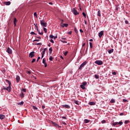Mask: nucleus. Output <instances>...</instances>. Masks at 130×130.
<instances>
[{"mask_svg": "<svg viewBox=\"0 0 130 130\" xmlns=\"http://www.w3.org/2000/svg\"><path fill=\"white\" fill-rule=\"evenodd\" d=\"M62 107H64L65 108H67L68 109H70L71 108V106L69 105H62Z\"/></svg>", "mask_w": 130, "mask_h": 130, "instance_id": "11", "label": "nucleus"}, {"mask_svg": "<svg viewBox=\"0 0 130 130\" xmlns=\"http://www.w3.org/2000/svg\"><path fill=\"white\" fill-rule=\"evenodd\" d=\"M82 15H83V17H84V18H86V13H85L84 12H83Z\"/></svg>", "mask_w": 130, "mask_h": 130, "instance_id": "47", "label": "nucleus"}, {"mask_svg": "<svg viewBox=\"0 0 130 130\" xmlns=\"http://www.w3.org/2000/svg\"><path fill=\"white\" fill-rule=\"evenodd\" d=\"M72 33V31H70L68 32V34H69V35H71Z\"/></svg>", "mask_w": 130, "mask_h": 130, "instance_id": "58", "label": "nucleus"}, {"mask_svg": "<svg viewBox=\"0 0 130 130\" xmlns=\"http://www.w3.org/2000/svg\"><path fill=\"white\" fill-rule=\"evenodd\" d=\"M35 41H37L38 42H39V41H40V40H34V41H33V42H35Z\"/></svg>", "mask_w": 130, "mask_h": 130, "instance_id": "53", "label": "nucleus"}, {"mask_svg": "<svg viewBox=\"0 0 130 130\" xmlns=\"http://www.w3.org/2000/svg\"><path fill=\"white\" fill-rule=\"evenodd\" d=\"M120 115L121 116L122 115H124V113H120Z\"/></svg>", "mask_w": 130, "mask_h": 130, "instance_id": "61", "label": "nucleus"}, {"mask_svg": "<svg viewBox=\"0 0 130 130\" xmlns=\"http://www.w3.org/2000/svg\"><path fill=\"white\" fill-rule=\"evenodd\" d=\"M124 123H125V124H127V123H129V120H125V121H124Z\"/></svg>", "mask_w": 130, "mask_h": 130, "instance_id": "36", "label": "nucleus"}, {"mask_svg": "<svg viewBox=\"0 0 130 130\" xmlns=\"http://www.w3.org/2000/svg\"><path fill=\"white\" fill-rule=\"evenodd\" d=\"M40 24L44 27H47V23L45 22V20H41Z\"/></svg>", "mask_w": 130, "mask_h": 130, "instance_id": "3", "label": "nucleus"}, {"mask_svg": "<svg viewBox=\"0 0 130 130\" xmlns=\"http://www.w3.org/2000/svg\"><path fill=\"white\" fill-rule=\"evenodd\" d=\"M80 87L81 88V89H82V90H85V89H86V88L85 87V86L84 85H80Z\"/></svg>", "mask_w": 130, "mask_h": 130, "instance_id": "29", "label": "nucleus"}, {"mask_svg": "<svg viewBox=\"0 0 130 130\" xmlns=\"http://www.w3.org/2000/svg\"><path fill=\"white\" fill-rule=\"evenodd\" d=\"M50 42H51V43H54V41H53V40L52 39L50 40Z\"/></svg>", "mask_w": 130, "mask_h": 130, "instance_id": "59", "label": "nucleus"}, {"mask_svg": "<svg viewBox=\"0 0 130 130\" xmlns=\"http://www.w3.org/2000/svg\"><path fill=\"white\" fill-rule=\"evenodd\" d=\"M62 119H67V117L62 116Z\"/></svg>", "mask_w": 130, "mask_h": 130, "instance_id": "60", "label": "nucleus"}, {"mask_svg": "<svg viewBox=\"0 0 130 130\" xmlns=\"http://www.w3.org/2000/svg\"><path fill=\"white\" fill-rule=\"evenodd\" d=\"M6 52H8L9 54H12V53H13V51H12V49L8 47L6 50Z\"/></svg>", "mask_w": 130, "mask_h": 130, "instance_id": "7", "label": "nucleus"}, {"mask_svg": "<svg viewBox=\"0 0 130 130\" xmlns=\"http://www.w3.org/2000/svg\"><path fill=\"white\" fill-rule=\"evenodd\" d=\"M35 53V52L34 51L30 52L29 54V57H30L31 58H32V57H34Z\"/></svg>", "mask_w": 130, "mask_h": 130, "instance_id": "8", "label": "nucleus"}, {"mask_svg": "<svg viewBox=\"0 0 130 130\" xmlns=\"http://www.w3.org/2000/svg\"><path fill=\"white\" fill-rule=\"evenodd\" d=\"M16 82L19 83V82H20V80H21L20 76H16Z\"/></svg>", "mask_w": 130, "mask_h": 130, "instance_id": "13", "label": "nucleus"}, {"mask_svg": "<svg viewBox=\"0 0 130 130\" xmlns=\"http://www.w3.org/2000/svg\"><path fill=\"white\" fill-rule=\"evenodd\" d=\"M46 60H45V59H44V58H43V60H42V62H43V63H46Z\"/></svg>", "mask_w": 130, "mask_h": 130, "instance_id": "39", "label": "nucleus"}, {"mask_svg": "<svg viewBox=\"0 0 130 130\" xmlns=\"http://www.w3.org/2000/svg\"><path fill=\"white\" fill-rule=\"evenodd\" d=\"M106 121L105 120H103L101 121V123H106Z\"/></svg>", "mask_w": 130, "mask_h": 130, "instance_id": "46", "label": "nucleus"}, {"mask_svg": "<svg viewBox=\"0 0 130 130\" xmlns=\"http://www.w3.org/2000/svg\"><path fill=\"white\" fill-rule=\"evenodd\" d=\"M35 61H36V59H33L32 60H31V62L33 63V62H35Z\"/></svg>", "mask_w": 130, "mask_h": 130, "instance_id": "50", "label": "nucleus"}, {"mask_svg": "<svg viewBox=\"0 0 130 130\" xmlns=\"http://www.w3.org/2000/svg\"><path fill=\"white\" fill-rule=\"evenodd\" d=\"M46 48H44L42 52L41 53L43 54H45V51H46Z\"/></svg>", "mask_w": 130, "mask_h": 130, "instance_id": "28", "label": "nucleus"}, {"mask_svg": "<svg viewBox=\"0 0 130 130\" xmlns=\"http://www.w3.org/2000/svg\"><path fill=\"white\" fill-rule=\"evenodd\" d=\"M61 40H60V41H61V42H62V43H68V42L65 41L66 39H67L66 38H61Z\"/></svg>", "mask_w": 130, "mask_h": 130, "instance_id": "9", "label": "nucleus"}, {"mask_svg": "<svg viewBox=\"0 0 130 130\" xmlns=\"http://www.w3.org/2000/svg\"><path fill=\"white\" fill-rule=\"evenodd\" d=\"M39 59H40V57H38L37 60V62H38V60H39Z\"/></svg>", "mask_w": 130, "mask_h": 130, "instance_id": "62", "label": "nucleus"}, {"mask_svg": "<svg viewBox=\"0 0 130 130\" xmlns=\"http://www.w3.org/2000/svg\"><path fill=\"white\" fill-rule=\"evenodd\" d=\"M22 91H23V92H26V89L25 88H22Z\"/></svg>", "mask_w": 130, "mask_h": 130, "instance_id": "54", "label": "nucleus"}, {"mask_svg": "<svg viewBox=\"0 0 130 130\" xmlns=\"http://www.w3.org/2000/svg\"><path fill=\"white\" fill-rule=\"evenodd\" d=\"M80 33H84V31L82 29H80Z\"/></svg>", "mask_w": 130, "mask_h": 130, "instance_id": "55", "label": "nucleus"}, {"mask_svg": "<svg viewBox=\"0 0 130 130\" xmlns=\"http://www.w3.org/2000/svg\"><path fill=\"white\" fill-rule=\"evenodd\" d=\"M125 24H128V21L125 20Z\"/></svg>", "mask_w": 130, "mask_h": 130, "instance_id": "63", "label": "nucleus"}, {"mask_svg": "<svg viewBox=\"0 0 130 130\" xmlns=\"http://www.w3.org/2000/svg\"><path fill=\"white\" fill-rule=\"evenodd\" d=\"M4 90H6V91H8V92H11L12 91V87H11V85H9L7 87H4L3 88Z\"/></svg>", "mask_w": 130, "mask_h": 130, "instance_id": "5", "label": "nucleus"}, {"mask_svg": "<svg viewBox=\"0 0 130 130\" xmlns=\"http://www.w3.org/2000/svg\"><path fill=\"white\" fill-rule=\"evenodd\" d=\"M61 26L62 28H63L64 27H68L69 26V24L68 23H63L62 24V25L61 24Z\"/></svg>", "mask_w": 130, "mask_h": 130, "instance_id": "15", "label": "nucleus"}, {"mask_svg": "<svg viewBox=\"0 0 130 130\" xmlns=\"http://www.w3.org/2000/svg\"><path fill=\"white\" fill-rule=\"evenodd\" d=\"M74 31L75 33H76V34H78V29H77V28H74Z\"/></svg>", "mask_w": 130, "mask_h": 130, "instance_id": "42", "label": "nucleus"}, {"mask_svg": "<svg viewBox=\"0 0 130 130\" xmlns=\"http://www.w3.org/2000/svg\"><path fill=\"white\" fill-rule=\"evenodd\" d=\"M123 122H122V121H120L119 122H118V124H119L120 125H122Z\"/></svg>", "mask_w": 130, "mask_h": 130, "instance_id": "40", "label": "nucleus"}, {"mask_svg": "<svg viewBox=\"0 0 130 130\" xmlns=\"http://www.w3.org/2000/svg\"><path fill=\"white\" fill-rule=\"evenodd\" d=\"M95 64H98V66H102L103 64V61L101 60H97L94 62Z\"/></svg>", "mask_w": 130, "mask_h": 130, "instance_id": "1", "label": "nucleus"}, {"mask_svg": "<svg viewBox=\"0 0 130 130\" xmlns=\"http://www.w3.org/2000/svg\"><path fill=\"white\" fill-rule=\"evenodd\" d=\"M6 83H8L9 85L11 86V85H12V83H11L10 81H9V80L8 79L6 80Z\"/></svg>", "mask_w": 130, "mask_h": 130, "instance_id": "21", "label": "nucleus"}, {"mask_svg": "<svg viewBox=\"0 0 130 130\" xmlns=\"http://www.w3.org/2000/svg\"><path fill=\"white\" fill-rule=\"evenodd\" d=\"M68 53H69V51H66L64 53H63V54L65 56H67Z\"/></svg>", "mask_w": 130, "mask_h": 130, "instance_id": "33", "label": "nucleus"}, {"mask_svg": "<svg viewBox=\"0 0 130 130\" xmlns=\"http://www.w3.org/2000/svg\"><path fill=\"white\" fill-rule=\"evenodd\" d=\"M61 124H63L64 125H67V123L63 122L61 123Z\"/></svg>", "mask_w": 130, "mask_h": 130, "instance_id": "52", "label": "nucleus"}, {"mask_svg": "<svg viewBox=\"0 0 130 130\" xmlns=\"http://www.w3.org/2000/svg\"><path fill=\"white\" fill-rule=\"evenodd\" d=\"M87 85V83L86 82H83L82 83V84H81V85H82V86H86Z\"/></svg>", "mask_w": 130, "mask_h": 130, "instance_id": "34", "label": "nucleus"}, {"mask_svg": "<svg viewBox=\"0 0 130 130\" xmlns=\"http://www.w3.org/2000/svg\"><path fill=\"white\" fill-rule=\"evenodd\" d=\"M123 102H127V100L123 99Z\"/></svg>", "mask_w": 130, "mask_h": 130, "instance_id": "56", "label": "nucleus"}, {"mask_svg": "<svg viewBox=\"0 0 130 130\" xmlns=\"http://www.w3.org/2000/svg\"><path fill=\"white\" fill-rule=\"evenodd\" d=\"M23 104H24V102L23 101L18 103V105H23Z\"/></svg>", "mask_w": 130, "mask_h": 130, "instance_id": "31", "label": "nucleus"}, {"mask_svg": "<svg viewBox=\"0 0 130 130\" xmlns=\"http://www.w3.org/2000/svg\"><path fill=\"white\" fill-rule=\"evenodd\" d=\"M36 28L37 29L38 32H39V28L38 27V26H36Z\"/></svg>", "mask_w": 130, "mask_h": 130, "instance_id": "48", "label": "nucleus"}, {"mask_svg": "<svg viewBox=\"0 0 130 130\" xmlns=\"http://www.w3.org/2000/svg\"><path fill=\"white\" fill-rule=\"evenodd\" d=\"M52 47H50L49 49V53L50 54H51V53L52 52Z\"/></svg>", "mask_w": 130, "mask_h": 130, "instance_id": "23", "label": "nucleus"}, {"mask_svg": "<svg viewBox=\"0 0 130 130\" xmlns=\"http://www.w3.org/2000/svg\"><path fill=\"white\" fill-rule=\"evenodd\" d=\"M16 23H17V18H14L13 19V24H14L15 27H16L17 26V24Z\"/></svg>", "mask_w": 130, "mask_h": 130, "instance_id": "12", "label": "nucleus"}, {"mask_svg": "<svg viewBox=\"0 0 130 130\" xmlns=\"http://www.w3.org/2000/svg\"><path fill=\"white\" fill-rule=\"evenodd\" d=\"M97 16H98L99 17H101V14H100V10H99V11H98Z\"/></svg>", "mask_w": 130, "mask_h": 130, "instance_id": "26", "label": "nucleus"}, {"mask_svg": "<svg viewBox=\"0 0 130 130\" xmlns=\"http://www.w3.org/2000/svg\"><path fill=\"white\" fill-rule=\"evenodd\" d=\"M56 38H57V36H54V38H53L54 40H55V39H56Z\"/></svg>", "mask_w": 130, "mask_h": 130, "instance_id": "64", "label": "nucleus"}, {"mask_svg": "<svg viewBox=\"0 0 130 130\" xmlns=\"http://www.w3.org/2000/svg\"><path fill=\"white\" fill-rule=\"evenodd\" d=\"M72 12L75 16L79 15V12L75 8L72 9Z\"/></svg>", "mask_w": 130, "mask_h": 130, "instance_id": "6", "label": "nucleus"}, {"mask_svg": "<svg viewBox=\"0 0 130 130\" xmlns=\"http://www.w3.org/2000/svg\"><path fill=\"white\" fill-rule=\"evenodd\" d=\"M103 34H104L103 30H102L99 33V37H100V38H101L102 36H103Z\"/></svg>", "mask_w": 130, "mask_h": 130, "instance_id": "10", "label": "nucleus"}, {"mask_svg": "<svg viewBox=\"0 0 130 130\" xmlns=\"http://www.w3.org/2000/svg\"><path fill=\"white\" fill-rule=\"evenodd\" d=\"M87 64V61H85L84 62H83L79 67V70H80V71L82 70V69H83V68H84L85 67V66H86Z\"/></svg>", "mask_w": 130, "mask_h": 130, "instance_id": "2", "label": "nucleus"}, {"mask_svg": "<svg viewBox=\"0 0 130 130\" xmlns=\"http://www.w3.org/2000/svg\"><path fill=\"white\" fill-rule=\"evenodd\" d=\"M20 96L21 98H24V93L23 92H21V93H20Z\"/></svg>", "mask_w": 130, "mask_h": 130, "instance_id": "27", "label": "nucleus"}, {"mask_svg": "<svg viewBox=\"0 0 130 130\" xmlns=\"http://www.w3.org/2000/svg\"><path fill=\"white\" fill-rule=\"evenodd\" d=\"M51 122L53 124V126H55V127H58V128H61V126H59V125L55 123V122L51 121Z\"/></svg>", "mask_w": 130, "mask_h": 130, "instance_id": "4", "label": "nucleus"}, {"mask_svg": "<svg viewBox=\"0 0 130 130\" xmlns=\"http://www.w3.org/2000/svg\"><path fill=\"white\" fill-rule=\"evenodd\" d=\"M45 68H46L47 67V63H44Z\"/></svg>", "mask_w": 130, "mask_h": 130, "instance_id": "57", "label": "nucleus"}, {"mask_svg": "<svg viewBox=\"0 0 130 130\" xmlns=\"http://www.w3.org/2000/svg\"><path fill=\"white\" fill-rule=\"evenodd\" d=\"M94 78L95 79H99V75H95Z\"/></svg>", "mask_w": 130, "mask_h": 130, "instance_id": "38", "label": "nucleus"}, {"mask_svg": "<svg viewBox=\"0 0 130 130\" xmlns=\"http://www.w3.org/2000/svg\"><path fill=\"white\" fill-rule=\"evenodd\" d=\"M4 5H5L6 6H10V5H11V2L8 1L6 2H4Z\"/></svg>", "mask_w": 130, "mask_h": 130, "instance_id": "16", "label": "nucleus"}, {"mask_svg": "<svg viewBox=\"0 0 130 130\" xmlns=\"http://www.w3.org/2000/svg\"><path fill=\"white\" fill-rule=\"evenodd\" d=\"M114 49H111L110 50H108V53H109V54H111V53H112V52H113L114 51Z\"/></svg>", "mask_w": 130, "mask_h": 130, "instance_id": "19", "label": "nucleus"}, {"mask_svg": "<svg viewBox=\"0 0 130 130\" xmlns=\"http://www.w3.org/2000/svg\"><path fill=\"white\" fill-rule=\"evenodd\" d=\"M34 16H35V17H37V13L36 12H35V13H34Z\"/></svg>", "mask_w": 130, "mask_h": 130, "instance_id": "51", "label": "nucleus"}, {"mask_svg": "<svg viewBox=\"0 0 130 130\" xmlns=\"http://www.w3.org/2000/svg\"><path fill=\"white\" fill-rule=\"evenodd\" d=\"M112 75H114V76H116L117 75V72H115L114 71L112 72Z\"/></svg>", "mask_w": 130, "mask_h": 130, "instance_id": "30", "label": "nucleus"}, {"mask_svg": "<svg viewBox=\"0 0 130 130\" xmlns=\"http://www.w3.org/2000/svg\"><path fill=\"white\" fill-rule=\"evenodd\" d=\"M6 117V116L4 114H0V119H4Z\"/></svg>", "mask_w": 130, "mask_h": 130, "instance_id": "17", "label": "nucleus"}, {"mask_svg": "<svg viewBox=\"0 0 130 130\" xmlns=\"http://www.w3.org/2000/svg\"><path fill=\"white\" fill-rule=\"evenodd\" d=\"M43 30L44 31V32H45V33H47V29H46V28L44 27V28H43Z\"/></svg>", "mask_w": 130, "mask_h": 130, "instance_id": "37", "label": "nucleus"}, {"mask_svg": "<svg viewBox=\"0 0 130 130\" xmlns=\"http://www.w3.org/2000/svg\"><path fill=\"white\" fill-rule=\"evenodd\" d=\"M89 105H96V103L94 102H90L88 103Z\"/></svg>", "mask_w": 130, "mask_h": 130, "instance_id": "18", "label": "nucleus"}, {"mask_svg": "<svg viewBox=\"0 0 130 130\" xmlns=\"http://www.w3.org/2000/svg\"><path fill=\"white\" fill-rule=\"evenodd\" d=\"M53 59V58H52V56H50L49 57V60H50V61H52Z\"/></svg>", "mask_w": 130, "mask_h": 130, "instance_id": "41", "label": "nucleus"}, {"mask_svg": "<svg viewBox=\"0 0 130 130\" xmlns=\"http://www.w3.org/2000/svg\"><path fill=\"white\" fill-rule=\"evenodd\" d=\"M6 83H8L9 85L11 86V85H12V83H11L10 81H9V80L8 79L6 80Z\"/></svg>", "mask_w": 130, "mask_h": 130, "instance_id": "20", "label": "nucleus"}, {"mask_svg": "<svg viewBox=\"0 0 130 130\" xmlns=\"http://www.w3.org/2000/svg\"><path fill=\"white\" fill-rule=\"evenodd\" d=\"M91 121L90 120H88L87 119H85L83 121L84 123H89Z\"/></svg>", "mask_w": 130, "mask_h": 130, "instance_id": "14", "label": "nucleus"}, {"mask_svg": "<svg viewBox=\"0 0 130 130\" xmlns=\"http://www.w3.org/2000/svg\"><path fill=\"white\" fill-rule=\"evenodd\" d=\"M32 109L34 110H38V108L35 106H32Z\"/></svg>", "mask_w": 130, "mask_h": 130, "instance_id": "25", "label": "nucleus"}, {"mask_svg": "<svg viewBox=\"0 0 130 130\" xmlns=\"http://www.w3.org/2000/svg\"><path fill=\"white\" fill-rule=\"evenodd\" d=\"M90 47L93 48V44L91 42H89Z\"/></svg>", "mask_w": 130, "mask_h": 130, "instance_id": "32", "label": "nucleus"}, {"mask_svg": "<svg viewBox=\"0 0 130 130\" xmlns=\"http://www.w3.org/2000/svg\"><path fill=\"white\" fill-rule=\"evenodd\" d=\"M110 103H115V100H113V99H112L111 101H110Z\"/></svg>", "mask_w": 130, "mask_h": 130, "instance_id": "35", "label": "nucleus"}, {"mask_svg": "<svg viewBox=\"0 0 130 130\" xmlns=\"http://www.w3.org/2000/svg\"><path fill=\"white\" fill-rule=\"evenodd\" d=\"M112 124L114 126H115V125H117V124H118V122H114Z\"/></svg>", "mask_w": 130, "mask_h": 130, "instance_id": "24", "label": "nucleus"}, {"mask_svg": "<svg viewBox=\"0 0 130 130\" xmlns=\"http://www.w3.org/2000/svg\"><path fill=\"white\" fill-rule=\"evenodd\" d=\"M38 32L40 34V35H43V32L42 31L41 32H40V30H39V31H38Z\"/></svg>", "mask_w": 130, "mask_h": 130, "instance_id": "44", "label": "nucleus"}, {"mask_svg": "<svg viewBox=\"0 0 130 130\" xmlns=\"http://www.w3.org/2000/svg\"><path fill=\"white\" fill-rule=\"evenodd\" d=\"M73 102L74 103H75V104H77V105H79V102L77 101L73 100Z\"/></svg>", "mask_w": 130, "mask_h": 130, "instance_id": "22", "label": "nucleus"}, {"mask_svg": "<svg viewBox=\"0 0 130 130\" xmlns=\"http://www.w3.org/2000/svg\"><path fill=\"white\" fill-rule=\"evenodd\" d=\"M35 45H42V43H38L37 44H35Z\"/></svg>", "mask_w": 130, "mask_h": 130, "instance_id": "45", "label": "nucleus"}, {"mask_svg": "<svg viewBox=\"0 0 130 130\" xmlns=\"http://www.w3.org/2000/svg\"><path fill=\"white\" fill-rule=\"evenodd\" d=\"M30 34H32V35H36V34L34 31H31Z\"/></svg>", "mask_w": 130, "mask_h": 130, "instance_id": "49", "label": "nucleus"}, {"mask_svg": "<svg viewBox=\"0 0 130 130\" xmlns=\"http://www.w3.org/2000/svg\"><path fill=\"white\" fill-rule=\"evenodd\" d=\"M49 37H50V38H51L52 39H53L54 36L52 35H50Z\"/></svg>", "mask_w": 130, "mask_h": 130, "instance_id": "43", "label": "nucleus"}]
</instances>
